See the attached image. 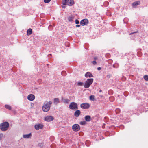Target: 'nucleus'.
I'll return each mask as SVG.
<instances>
[{"label": "nucleus", "mask_w": 148, "mask_h": 148, "mask_svg": "<svg viewBox=\"0 0 148 148\" xmlns=\"http://www.w3.org/2000/svg\"><path fill=\"white\" fill-rule=\"evenodd\" d=\"M85 76L87 78L93 77L92 75L89 72H87L86 73Z\"/></svg>", "instance_id": "12"}, {"label": "nucleus", "mask_w": 148, "mask_h": 148, "mask_svg": "<svg viewBox=\"0 0 148 148\" xmlns=\"http://www.w3.org/2000/svg\"><path fill=\"white\" fill-rule=\"evenodd\" d=\"M27 99L30 101H33L35 98V96L33 94H30L27 96Z\"/></svg>", "instance_id": "10"}, {"label": "nucleus", "mask_w": 148, "mask_h": 148, "mask_svg": "<svg viewBox=\"0 0 148 148\" xmlns=\"http://www.w3.org/2000/svg\"><path fill=\"white\" fill-rule=\"evenodd\" d=\"M9 126V123L7 122H5L0 124V130L3 131H5L8 129Z\"/></svg>", "instance_id": "2"}, {"label": "nucleus", "mask_w": 148, "mask_h": 148, "mask_svg": "<svg viewBox=\"0 0 148 148\" xmlns=\"http://www.w3.org/2000/svg\"><path fill=\"white\" fill-rule=\"evenodd\" d=\"M88 21L87 19H85L82 20L80 22V24L82 26H84L88 24Z\"/></svg>", "instance_id": "9"}, {"label": "nucleus", "mask_w": 148, "mask_h": 148, "mask_svg": "<svg viewBox=\"0 0 148 148\" xmlns=\"http://www.w3.org/2000/svg\"><path fill=\"white\" fill-rule=\"evenodd\" d=\"M90 104L88 103H82L80 105V107L82 108L87 109L90 107Z\"/></svg>", "instance_id": "7"}, {"label": "nucleus", "mask_w": 148, "mask_h": 148, "mask_svg": "<svg viewBox=\"0 0 148 148\" xmlns=\"http://www.w3.org/2000/svg\"><path fill=\"white\" fill-rule=\"evenodd\" d=\"M73 19V18L71 16H69L68 18V20L70 21H72Z\"/></svg>", "instance_id": "24"}, {"label": "nucleus", "mask_w": 148, "mask_h": 148, "mask_svg": "<svg viewBox=\"0 0 148 148\" xmlns=\"http://www.w3.org/2000/svg\"><path fill=\"white\" fill-rule=\"evenodd\" d=\"M76 26L77 27H79L80 26L79 25H76Z\"/></svg>", "instance_id": "32"}, {"label": "nucleus", "mask_w": 148, "mask_h": 148, "mask_svg": "<svg viewBox=\"0 0 148 148\" xmlns=\"http://www.w3.org/2000/svg\"><path fill=\"white\" fill-rule=\"evenodd\" d=\"M80 127L79 125L75 124L73 125L72 126V130L75 132H77L80 130Z\"/></svg>", "instance_id": "6"}, {"label": "nucleus", "mask_w": 148, "mask_h": 148, "mask_svg": "<svg viewBox=\"0 0 148 148\" xmlns=\"http://www.w3.org/2000/svg\"><path fill=\"white\" fill-rule=\"evenodd\" d=\"M23 138H29L31 136V133L27 134H24L23 136Z\"/></svg>", "instance_id": "14"}, {"label": "nucleus", "mask_w": 148, "mask_h": 148, "mask_svg": "<svg viewBox=\"0 0 148 148\" xmlns=\"http://www.w3.org/2000/svg\"><path fill=\"white\" fill-rule=\"evenodd\" d=\"M140 2L139 1L135 2L133 3L132 6L133 7H135L137 5H140Z\"/></svg>", "instance_id": "15"}, {"label": "nucleus", "mask_w": 148, "mask_h": 148, "mask_svg": "<svg viewBox=\"0 0 148 148\" xmlns=\"http://www.w3.org/2000/svg\"><path fill=\"white\" fill-rule=\"evenodd\" d=\"M32 30L31 29L29 28L28 29L27 31V35H29L31 34H32Z\"/></svg>", "instance_id": "18"}, {"label": "nucleus", "mask_w": 148, "mask_h": 148, "mask_svg": "<svg viewBox=\"0 0 148 148\" xmlns=\"http://www.w3.org/2000/svg\"><path fill=\"white\" fill-rule=\"evenodd\" d=\"M81 114V112L79 110L76 111L74 113V116L76 117H78Z\"/></svg>", "instance_id": "13"}, {"label": "nucleus", "mask_w": 148, "mask_h": 148, "mask_svg": "<svg viewBox=\"0 0 148 148\" xmlns=\"http://www.w3.org/2000/svg\"><path fill=\"white\" fill-rule=\"evenodd\" d=\"M69 108L71 110H75L78 109L77 104L75 102H72L69 105Z\"/></svg>", "instance_id": "5"}, {"label": "nucleus", "mask_w": 148, "mask_h": 148, "mask_svg": "<svg viewBox=\"0 0 148 148\" xmlns=\"http://www.w3.org/2000/svg\"><path fill=\"white\" fill-rule=\"evenodd\" d=\"M51 0H44V1L45 3H47L49 2Z\"/></svg>", "instance_id": "27"}, {"label": "nucleus", "mask_w": 148, "mask_h": 148, "mask_svg": "<svg viewBox=\"0 0 148 148\" xmlns=\"http://www.w3.org/2000/svg\"><path fill=\"white\" fill-rule=\"evenodd\" d=\"M3 137V133H0V140H2V138Z\"/></svg>", "instance_id": "25"}, {"label": "nucleus", "mask_w": 148, "mask_h": 148, "mask_svg": "<svg viewBox=\"0 0 148 148\" xmlns=\"http://www.w3.org/2000/svg\"><path fill=\"white\" fill-rule=\"evenodd\" d=\"M94 58V59H95V60H96L97 59V58H96V57H95V58Z\"/></svg>", "instance_id": "33"}, {"label": "nucleus", "mask_w": 148, "mask_h": 148, "mask_svg": "<svg viewBox=\"0 0 148 148\" xmlns=\"http://www.w3.org/2000/svg\"><path fill=\"white\" fill-rule=\"evenodd\" d=\"M43 127V125L40 124H38L35 125L34 128L36 130H38L39 129H42Z\"/></svg>", "instance_id": "8"}, {"label": "nucleus", "mask_w": 148, "mask_h": 148, "mask_svg": "<svg viewBox=\"0 0 148 148\" xmlns=\"http://www.w3.org/2000/svg\"><path fill=\"white\" fill-rule=\"evenodd\" d=\"M77 85L79 86H82L83 85V83L82 82H79L77 83Z\"/></svg>", "instance_id": "21"}, {"label": "nucleus", "mask_w": 148, "mask_h": 148, "mask_svg": "<svg viewBox=\"0 0 148 148\" xmlns=\"http://www.w3.org/2000/svg\"><path fill=\"white\" fill-rule=\"evenodd\" d=\"M54 103L56 104L59 103L60 101L59 98H55L53 99Z\"/></svg>", "instance_id": "17"}, {"label": "nucleus", "mask_w": 148, "mask_h": 148, "mask_svg": "<svg viewBox=\"0 0 148 148\" xmlns=\"http://www.w3.org/2000/svg\"><path fill=\"white\" fill-rule=\"evenodd\" d=\"M93 82V79L91 78L88 79L85 82L84 85V87L86 88H89L90 85L92 84Z\"/></svg>", "instance_id": "3"}, {"label": "nucleus", "mask_w": 148, "mask_h": 148, "mask_svg": "<svg viewBox=\"0 0 148 148\" xmlns=\"http://www.w3.org/2000/svg\"><path fill=\"white\" fill-rule=\"evenodd\" d=\"M52 103L51 101L45 102L42 107V110L45 112H48L50 109L51 105Z\"/></svg>", "instance_id": "1"}, {"label": "nucleus", "mask_w": 148, "mask_h": 148, "mask_svg": "<svg viewBox=\"0 0 148 148\" xmlns=\"http://www.w3.org/2000/svg\"><path fill=\"white\" fill-rule=\"evenodd\" d=\"M63 5L69 6L72 5L74 3L73 0H62Z\"/></svg>", "instance_id": "4"}, {"label": "nucleus", "mask_w": 148, "mask_h": 148, "mask_svg": "<svg viewBox=\"0 0 148 148\" xmlns=\"http://www.w3.org/2000/svg\"><path fill=\"white\" fill-rule=\"evenodd\" d=\"M62 100L64 103H67L69 101V100L67 99H62Z\"/></svg>", "instance_id": "19"}, {"label": "nucleus", "mask_w": 148, "mask_h": 148, "mask_svg": "<svg viewBox=\"0 0 148 148\" xmlns=\"http://www.w3.org/2000/svg\"><path fill=\"white\" fill-rule=\"evenodd\" d=\"M53 119L52 116H48L45 118V120L49 122L53 120Z\"/></svg>", "instance_id": "11"}, {"label": "nucleus", "mask_w": 148, "mask_h": 148, "mask_svg": "<svg viewBox=\"0 0 148 148\" xmlns=\"http://www.w3.org/2000/svg\"><path fill=\"white\" fill-rule=\"evenodd\" d=\"M75 23L76 24H78L79 23V21L78 20H77L76 19L75 20Z\"/></svg>", "instance_id": "28"}, {"label": "nucleus", "mask_w": 148, "mask_h": 148, "mask_svg": "<svg viewBox=\"0 0 148 148\" xmlns=\"http://www.w3.org/2000/svg\"><path fill=\"white\" fill-rule=\"evenodd\" d=\"M92 62L94 65H95L96 64V63H97L95 60L93 61Z\"/></svg>", "instance_id": "29"}, {"label": "nucleus", "mask_w": 148, "mask_h": 148, "mask_svg": "<svg viewBox=\"0 0 148 148\" xmlns=\"http://www.w3.org/2000/svg\"><path fill=\"white\" fill-rule=\"evenodd\" d=\"M97 69L98 70H101V68L100 67H98L97 68Z\"/></svg>", "instance_id": "31"}, {"label": "nucleus", "mask_w": 148, "mask_h": 148, "mask_svg": "<svg viewBox=\"0 0 148 148\" xmlns=\"http://www.w3.org/2000/svg\"><path fill=\"white\" fill-rule=\"evenodd\" d=\"M31 106L32 107H33L34 105V104L33 103H31Z\"/></svg>", "instance_id": "30"}, {"label": "nucleus", "mask_w": 148, "mask_h": 148, "mask_svg": "<svg viewBox=\"0 0 148 148\" xmlns=\"http://www.w3.org/2000/svg\"><path fill=\"white\" fill-rule=\"evenodd\" d=\"M5 107L8 109L11 110V108L10 106L9 105H5Z\"/></svg>", "instance_id": "20"}, {"label": "nucleus", "mask_w": 148, "mask_h": 148, "mask_svg": "<svg viewBox=\"0 0 148 148\" xmlns=\"http://www.w3.org/2000/svg\"><path fill=\"white\" fill-rule=\"evenodd\" d=\"M80 124L82 125H84L86 123V122L85 121H81L79 123Z\"/></svg>", "instance_id": "23"}, {"label": "nucleus", "mask_w": 148, "mask_h": 148, "mask_svg": "<svg viewBox=\"0 0 148 148\" xmlns=\"http://www.w3.org/2000/svg\"><path fill=\"white\" fill-rule=\"evenodd\" d=\"M85 120L88 122H89L91 121V118L90 116L87 115L85 117Z\"/></svg>", "instance_id": "16"}, {"label": "nucleus", "mask_w": 148, "mask_h": 148, "mask_svg": "<svg viewBox=\"0 0 148 148\" xmlns=\"http://www.w3.org/2000/svg\"><path fill=\"white\" fill-rule=\"evenodd\" d=\"M94 99V96L91 95L90 96V100H93Z\"/></svg>", "instance_id": "26"}, {"label": "nucleus", "mask_w": 148, "mask_h": 148, "mask_svg": "<svg viewBox=\"0 0 148 148\" xmlns=\"http://www.w3.org/2000/svg\"><path fill=\"white\" fill-rule=\"evenodd\" d=\"M144 79L147 81H148V75H145L144 76Z\"/></svg>", "instance_id": "22"}]
</instances>
